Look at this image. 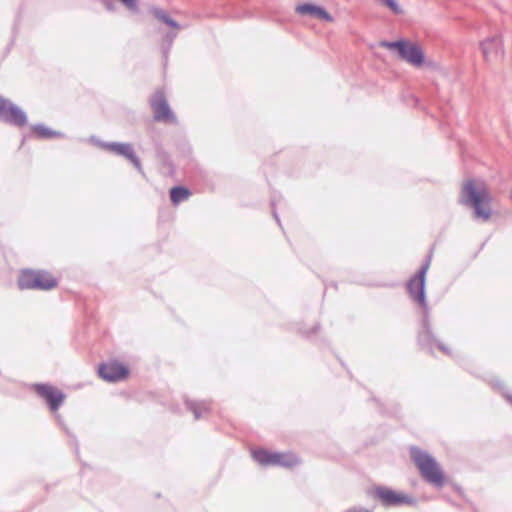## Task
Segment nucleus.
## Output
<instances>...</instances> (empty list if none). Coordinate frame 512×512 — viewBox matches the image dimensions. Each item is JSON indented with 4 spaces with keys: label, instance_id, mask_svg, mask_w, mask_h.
I'll return each instance as SVG.
<instances>
[{
    "label": "nucleus",
    "instance_id": "1",
    "mask_svg": "<svg viewBox=\"0 0 512 512\" xmlns=\"http://www.w3.org/2000/svg\"><path fill=\"white\" fill-rule=\"evenodd\" d=\"M462 202L474 209L476 218L483 221L490 219L492 195L483 182L467 181L462 188Z\"/></svg>",
    "mask_w": 512,
    "mask_h": 512
},
{
    "label": "nucleus",
    "instance_id": "2",
    "mask_svg": "<svg viewBox=\"0 0 512 512\" xmlns=\"http://www.w3.org/2000/svg\"><path fill=\"white\" fill-rule=\"evenodd\" d=\"M410 457L418 468L421 476L430 484L441 488L445 483L444 472L436 459L427 451L419 447L410 448Z\"/></svg>",
    "mask_w": 512,
    "mask_h": 512
},
{
    "label": "nucleus",
    "instance_id": "3",
    "mask_svg": "<svg viewBox=\"0 0 512 512\" xmlns=\"http://www.w3.org/2000/svg\"><path fill=\"white\" fill-rule=\"evenodd\" d=\"M379 45L391 52H395L399 59L414 67L419 68L425 64L424 51L416 42L409 40L381 41Z\"/></svg>",
    "mask_w": 512,
    "mask_h": 512
},
{
    "label": "nucleus",
    "instance_id": "4",
    "mask_svg": "<svg viewBox=\"0 0 512 512\" xmlns=\"http://www.w3.org/2000/svg\"><path fill=\"white\" fill-rule=\"evenodd\" d=\"M17 284L21 290L47 291L55 288L58 281L47 271L23 269L19 274Z\"/></svg>",
    "mask_w": 512,
    "mask_h": 512
},
{
    "label": "nucleus",
    "instance_id": "5",
    "mask_svg": "<svg viewBox=\"0 0 512 512\" xmlns=\"http://www.w3.org/2000/svg\"><path fill=\"white\" fill-rule=\"evenodd\" d=\"M0 120L14 125L22 127L27 123V117L24 111H22L17 105L12 103L9 99L0 96Z\"/></svg>",
    "mask_w": 512,
    "mask_h": 512
},
{
    "label": "nucleus",
    "instance_id": "6",
    "mask_svg": "<svg viewBox=\"0 0 512 512\" xmlns=\"http://www.w3.org/2000/svg\"><path fill=\"white\" fill-rule=\"evenodd\" d=\"M374 496L385 506L414 505L416 503L411 496L383 486L374 489Z\"/></svg>",
    "mask_w": 512,
    "mask_h": 512
},
{
    "label": "nucleus",
    "instance_id": "7",
    "mask_svg": "<svg viewBox=\"0 0 512 512\" xmlns=\"http://www.w3.org/2000/svg\"><path fill=\"white\" fill-rule=\"evenodd\" d=\"M32 388L36 395L49 406L51 412L56 411L61 406L64 395L54 386L34 384Z\"/></svg>",
    "mask_w": 512,
    "mask_h": 512
},
{
    "label": "nucleus",
    "instance_id": "8",
    "mask_svg": "<svg viewBox=\"0 0 512 512\" xmlns=\"http://www.w3.org/2000/svg\"><path fill=\"white\" fill-rule=\"evenodd\" d=\"M99 376L109 382L124 380L129 375V370L118 362H108L99 366Z\"/></svg>",
    "mask_w": 512,
    "mask_h": 512
},
{
    "label": "nucleus",
    "instance_id": "9",
    "mask_svg": "<svg viewBox=\"0 0 512 512\" xmlns=\"http://www.w3.org/2000/svg\"><path fill=\"white\" fill-rule=\"evenodd\" d=\"M154 118L157 121L173 122L175 120L163 92L158 91L151 99Z\"/></svg>",
    "mask_w": 512,
    "mask_h": 512
},
{
    "label": "nucleus",
    "instance_id": "10",
    "mask_svg": "<svg viewBox=\"0 0 512 512\" xmlns=\"http://www.w3.org/2000/svg\"><path fill=\"white\" fill-rule=\"evenodd\" d=\"M481 48L486 62H498L502 60L504 56L503 45L498 37L489 38L483 41Z\"/></svg>",
    "mask_w": 512,
    "mask_h": 512
},
{
    "label": "nucleus",
    "instance_id": "11",
    "mask_svg": "<svg viewBox=\"0 0 512 512\" xmlns=\"http://www.w3.org/2000/svg\"><path fill=\"white\" fill-rule=\"evenodd\" d=\"M295 11L299 15H308L315 19L333 23L334 17L322 6L313 3H303L295 7Z\"/></svg>",
    "mask_w": 512,
    "mask_h": 512
},
{
    "label": "nucleus",
    "instance_id": "12",
    "mask_svg": "<svg viewBox=\"0 0 512 512\" xmlns=\"http://www.w3.org/2000/svg\"><path fill=\"white\" fill-rule=\"evenodd\" d=\"M428 265L424 266L414 278L408 283V291L410 295L421 305L425 302L424 281Z\"/></svg>",
    "mask_w": 512,
    "mask_h": 512
},
{
    "label": "nucleus",
    "instance_id": "13",
    "mask_svg": "<svg viewBox=\"0 0 512 512\" xmlns=\"http://www.w3.org/2000/svg\"><path fill=\"white\" fill-rule=\"evenodd\" d=\"M150 13L156 20L167 25L173 30L172 32L167 34V37L170 40H173L177 36L178 32L181 30V25L177 21H175L166 10L162 8L152 7L150 9Z\"/></svg>",
    "mask_w": 512,
    "mask_h": 512
},
{
    "label": "nucleus",
    "instance_id": "14",
    "mask_svg": "<svg viewBox=\"0 0 512 512\" xmlns=\"http://www.w3.org/2000/svg\"><path fill=\"white\" fill-rule=\"evenodd\" d=\"M106 147L109 150L129 159L137 169L141 168L140 162H139L138 158L134 155L133 149L130 144L111 143V144H108Z\"/></svg>",
    "mask_w": 512,
    "mask_h": 512
},
{
    "label": "nucleus",
    "instance_id": "15",
    "mask_svg": "<svg viewBox=\"0 0 512 512\" xmlns=\"http://www.w3.org/2000/svg\"><path fill=\"white\" fill-rule=\"evenodd\" d=\"M301 464V459L291 452H276L274 466L283 468H294Z\"/></svg>",
    "mask_w": 512,
    "mask_h": 512
},
{
    "label": "nucleus",
    "instance_id": "16",
    "mask_svg": "<svg viewBox=\"0 0 512 512\" xmlns=\"http://www.w3.org/2000/svg\"><path fill=\"white\" fill-rule=\"evenodd\" d=\"M253 459L261 466H274L276 452L263 448L254 449L251 452Z\"/></svg>",
    "mask_w": 512,
    "mask_h": 512
},
{
    "label": "nucleus",
    "instance_id": "17",
    "mask_svg": "<svg viewBox=\"0 0 512 512\" xmlns=\"http://www.w3.org/2000/svg\"><path fill=\"white\" fill-rule=\"evenodd\" d=\"M32 131L35 136L40 139H49L60 135V133L52 131L44 125H35L32 127Z\"/></svg>",
    "mask_w": 512,
    "mask_h": 512
},
{
    "label": "nucleus",
    "instance_id": "18",
    "mask_svg": "<svg viewBox=\"0 0 512 512\" xmlns=\"http://www.w3.org/2000/svg\"><path fill=\"white\" fill-rule=\"evenodd\" d=\"M190 195L189 190L183 187H174L171 189L170 197L171 201L174 204H178L179 202L186 200Z\"/></svg>",
    "mask_w": 512,
    "mask_h": 512
},
{
    "label": "nucleus",
    "instance_id": "19",
    "mask_svg": "<svg viewBox=\"0 0 512 512\" xmlns=\"http://www.w3.org/2000/svg\"><path fill=\"white\" fill-rule=\"evenodd\" d=\"M382 5L388 7L395 14H402L403 9L396 0H380Z\"/></svg>",
    "mask_w": 512,
    "mask_h": 512
},
{
    "label": "nucleus",
    "instance_id": "20",
    "mask_svg": "<svg viewBox=\"0 0 512 512\" xmlns=\"http://www.w3.org/2000/svg\"><path fill=\"white\" fill-rule=\"evenodd\" d=\"M121 3H123L128 9L132 11L138 10V2L137 0H119Z\"/></svg>",
    "mask_w": 512,
    "mask_h": 512
},
{
    "label": "nucleus",
    "instance_id": "21",
    "mask_svg": "<svg viewBox=\"0 0 512 512\" xmlns=\"http://www.w3.org/2000/svg\"><path fill=\"white\" fill-rule=\"evenodd\" d=\"M378 2H380V0H377Z\"/></svg>",
    "mask_w": 512,
    "mask_h": 512
}]
</instances>
